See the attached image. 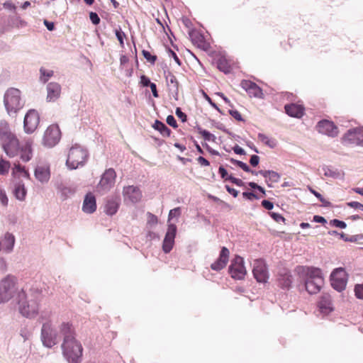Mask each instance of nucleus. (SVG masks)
<instances>
[{"label": "nucleus", "instance_id": "obj_1", "mask_svg": "<svg viewBox=\"0 0 363 363\" xmlns=\"http://www.w3.org/2000/svg\"><path fill=\"white\" fill-rule=\"evenodd\" d=\"M296 272L304 280L306 289L309 294H313L320 291L324 283L320 269L298 266L296 267Z\"/></svg>", "mask_w": 363, "mask_h": 363}, {"label": "nucleus", "instance_id": "obj_2", "mask_svg": "<svg viewBox=\"0 0 363 363\" xmlns=\"http://www.w3.org/2000/svg\"><path fill=\"white\" fill-rule=\"evenodd\" d=\"M0 145L2 150L9 157L16 156L20 151L19 140L11 130L7 121H0Z\"/></svg>", "mask_w": 363, "mask_h": 363}, {"label": "nucleus", "instance_id": "obj_3", "mask_svg": "<svg viewBox=\"0 0 363 363\" xmlns=\"http://www.w3.org/2000/svg\"><path fill=\"white\" fill-rule=\"evenodd\" d=\"M19 312L25 317L33 318L38 315L42 295L40 292L26 294L23 290L18 294Z\"/></svg>", "mask_w": 363, "mask_h": 363}, {"label": "nucleus", "instance_id": "obj_4", "mask_svg": "<svg viewBox=\"0 0 363 363\" xmlns=\"http://www.w3.org/2000/svg\"><path fill=\"white\" fill-rule=\"evenodd\" d=\"M62 350L64 357L69 363H80L83 354V347L77 339L63 341Z\"/></svg>", "mask_w": 363, "mask_h": 363}, {"label": "nucleus", "instance_id": "obj_5", "mask_svg": "<svg viewBox=\"0 0 363 363\" xmlns=\"http://www.w3.org/2000/svg\"><path fill=\"white\" fill-rule=\"evenodd\" d=\"M87 151L79 145L72 146L68 152L67 165L70 169H77L84 165L87 159Z\"/></svg>", "mask_w": 363, "mask_h": 363}, {"label": "nucleus", "instance_id": "obj_6", "mask_svg": "<svg viewBox=\"0 0 363 363\" xmlns=\"http://www.w3.org/2000/svg\"><path fill=\"white\" fill-rule=\"evenodd\" d=\"M20 91L17 89H8L4 95V104L9 114L16 113L22 107Z\"/></svg>", "mask_w": 363, "mask_h": 363}, {"label": "nucleus", "instance_id": "obj_7", "mask_svg": "<svg viewBox=\"0 0 363 363\" xmlns=\"http://www.w3.org/2000/svg\"><path fill=\"white\" fill-rule=\"evenodd\" d=\"M342 145L363 146V127L348 130L341 138Z\"/></svg>", "mask_w": 363, "mask_h": 363}, {"label": "nucleus", "instance_id": "obj_8", "mask_svg": "<svg viewBox=\"0 0 363 363\" xmlns=\"http://www.w3.org/2000/svg\"><path fill=\"white\" fill-rule=\"evenodd\" d=\"M16 279L8 276L0 282V303L9 301L16 292Z\"/></svg>", "mask_w": 363, "mask_h": 363}, {"label": "nucleus", "instance_id": "obj_9", "mask_svg": "<svg viewBox=\"0 0 363 363\" xmlns=\"http://www.w3.org/2000/svg\"><path fill=\"white\" fill-rule=\"evenodd\" d=\"M61 138V131L57 124L49 125L43 137V145L48 147L55 146Z\"/></svg>", "mask_w": 363, "mask_h": 363}, {"label": "nucleus", "instance_id": "obj_10", "mask_svg": "<svg viewBox=\"0 0 363 363\" xmlns=\"http://www.w3.org/2000/svg\"><path fill=\"white\" fill-rule=\"evenodd\" d=\"M116 173L113 168L106 169L101 175V179L96 186L100 193L108 191L116 183Z\"/></svg>", "mask_w": 363, "mask_h": 363}, {"label": "nucleus", "instance_id": "obj_11", "mask_svg": "<svg viewBox=\"0 0 363 363\" xmlns=\"http://www.w3.org/2000/svg\"><path fill=\"white\" fill-rule=\"evenodd\" d=\"M332 286L338 291H343L347 282V274L342 267L334 269L330 275Z\"/></svg>", "mask_w": 363, "mask_h": 363}, {"label": "nucleus", "instance_id": "obj_12", "mask_svg": "<svg viewBox=\"0 0 363 363\" xmlns=\"http://www.w3.org/2000/svg\"><path fill=\"white\" fill-rule=\"evenodd\" d=\"M229 272L232 278L235 279H243L247 274V270L244 266L243 259L240 256H236L229 267Z\"/></svg>", "mask_w": 363, "mask_h": 363}, {"label": "nucleus", "instance_id": "obj_13", "mask_svg": "<svg viewBox=\"0 0 363 363\" xmlns=\"http://www.w3.org/2000/svg\"><path fill=\"white\" fill-rule=\"evenodd\" d=\"M315 128L318 133L328 137L335 138L339 135L337 126L333 121L326 119L319 121Z\"/></svg>", "mask_w": 363, "mask_h": 363}, {"label": "nucleus", "instance_id": "obj_14", "mask_svg": "<svg viewBox=\"0 0 363 363\" xmlns=\"http://www.w3.org/2000/svg\"><path fill=\"white\" fill-rule=\"evenodd\" d=\"M252 273L255 279L259 283H266L269 279L267 267L262 259L255 260Z\"/></svg>", "mask_w": 363, "mask_h": 363}, {"label": "nucleus", "instance_id": "obj_15", "mask_svg": "<svg viewBox=\"0 0 363 363\" xmlns=\"http://www.w3.org/2000/svg\"><path fill=\"white\" fill-rule=\"evenodd\" d=\"M40 123V116L35 110H30L26 114L23 122L24 130L27 133H33Z\"/></svg>", "mask_w": 363, "mask_h": 363}, {"label": "nucleus", "instance_id": "obj_16", "mask_svg": "<svg viewBox=\"0 0 363 363\" xmlns=\"http://www.w3.org/2000/svg\"><path fill=\"white\" fill-rule=\"evenodd\" d=\"M123 196L124 202L135 203L141 200L142 193L138 187L135 186H128L123 188Z\"/></svg>", "mask_w": 363, "mask_h": 363}, {"label": "nucleus", "instance_id": "obj_17", "mask_svg": "<svg viewBox=\"0 0 363 363\" xmlns=\"http://www.w3.org/2000/svg\"><path fill=\"white\" fill-rule=\"evenodd\" d=\"M240 86L250 97L263 98L262 89L256 83L250 80L243 79L240 82Z\"/></svg>", "mask_w": 363, "mask_h": 363}, {"label": "nucleus", "instance_id": "obj_18", "mask_svg": "<svg viewBox=\"0 0 363 363\" xmlns=\"http://www.w3.org/2000/svg\"><path fill=\"white\" fill-rule=\"evenodd\" d=\"M176 233L177 226L174 224H169L162 245V249L164 252L168 253L172 250L174 243Z\"/></svg>", "mask_w": 363, "mask_h": 363}, {"label": "nucleus", "instance_id": "obj_19", "mask_svg": "<svg viewBox=\"0 0 363 363\" xmlns=\"http://www.w3.org/2000/svg\"><path fill=\"white\" fill-rule=\"evenodd\" d=\"M41 338L43 345L47 347H52L56 344L55 336L52 334V329L49 323L43 325L41 330Z\"/></svg>", "mask_w": 363, "mask_h": 363}, {"label": "nucleus", "instance_id": "obj_20", "mask_svg": "<svg viewBox=\"0 0 363 363\" xmlns=\"http://www.w3.org/2000/svg\"><path fill=\"white\" fill-rule=\"evenodd\" d=\"M59 333L63 336V341L76 339L75 329L70 322H62L59 325Z\"/></svg>", "mask_w": 363, "mask_h": 363}, {"label": "nucleus", "instance_id": "obj_21", "mask_svg": "<svg viewBox=\"0 0 363 363\" xmlns=\"http://www.w3.org/2000/svg\"><path fill=\"white\" fill-rule=\"evenodd\" d=\"M229 255L230 252L228 249L225 247H223L220 252L219 257L216 262L211 264V268L216 271H219L223 269L228 262Z\"/></svg>", "mask_w": 363, "mask_h": 363}, {"label": "nucleus", "instance_id": "obj_22", "mask_svg": "<svg viewBox=\"0 0 363 363\" xmlns=\"http://www.w3.org/2000/svg\"><path fill=\"white\" fill-rule=\"evenodd\" d=\"M35 177L41 183L48 182L50 177L49 165L46 164H38L35 169Z\"/></svg>", "mask_w": 363, "mask_h": 363}, {"label": "nucleus", "instance_id": "obj_23", "mask_svg": "<svg viewBox=\"0 0 363 363\" xmlns=\"http://www.w3.org/2000/svg\"><path fill=\"white\" fill-rule=\"evenodd\" d=\"M190 37L192 43L199 48L203 50H207L210 48L209 43L206 40L204 36L198 31L190 33Z\"/></svg>", "mask_w": 363, "mask_h": 363}, {"label": "nucleus", "instance_id": "obj_24", "mask_svg": "<svg viewBox=\"0 0 363 363\" xmlns=\"http://www.w3.org/2000/svg\"><path fill=\"white\" fill-rule=\"evenodd\" d=\"M96 209V201L92 193H88L84 199L82 211L86 213H92Z\"/></svg>", "mask_w": 363, "mask_h": 363}, {"label": "nucleus", "instance_id": "obj_25", "mask_svg": "<svg viewBox=\"0 0 363 363\" xmlns=\"http://www.w3.org/2000/svg\"><path fill=\"white\" fill-rule=\"evenodd\" d=\"M286 113L291 117L301 118L304 114L305 108L302 105L296 104H286L284 106Z\"/></svg>", "mask_w": 363, "mask_h": 363}, {"label": "nucleus", "instance_id": "obj_26", "mask_svg": "<svg viewBox=\"0 0 363 363\" xmlns=\"http://www.w3.org/2000/svg\"><path fill=\"white\" fill-rule=\"evenodd\" d=\"M47 100L48 101H55L60 96L61 86L59 84L55 82H51L47 86Z\"/></svg>", "mask_w": 363, "mask_h": 363}, {"label": "nucleus", "instance_id": "obj_27", "mask_svg": "<svg viewBox=\"0 0 363 363\" xmlns=\"http://www.w3.org/2000/svg\"><path fill=\"white\" fill-rule=\"evenodd\" d=\"M257 174H261L266 179V182L269 186H271L274 183H277L280 179V175L274 171L260 170Z\"/></svg>", "mask_w": 363, "mask_h": 363}, {"label": "nucleus", "instance_id": "obj_28", "mask_svg": "<svg viewBox=\"0 0 363 363\" xmlns=\"http://www.w3.org/2000/svg\"><path fill=\"white\" fill-rule=\"evenodd\" d=\"M318 307L322 313H328L333 310L330 296L324 294L320 297Z\"/></svg>", "mask_w": 363, "mask_h": 363}, {"label": "nucleus", "instance_id": "obj_29", "mask_svg": "<svg viewBox=\"0 0 363 363\" xmlns=\"http://www.w3.org/2000/svg\"><path fill=\"white\" fill-rule=\"evenodd\" d=\"M33 140H28L26 141L21 151V159L23 162H28L33 157L32 150Z\"/></svg>", "mask_w": 363, "mask_h": 363}, {"label": "nucleus", "instance_id": "obj_30", "mask_svg": "<svg viewBox=\"0 0 363 363\" xmlns=\"http://www.w3.org/2000/svg\"><path fill=\"white\" fill-rule=\"evenodd\" d=\"M120 201L119 199H111L107 200L105 205V212L109 216H113L116 213L119 208Z\"/></svg>", "mask_w": 363, "mask_h": 363}, {"label": "nucleus", "instance_id": "obj_31", "mask_svg": "<svg viewBox=\"0 0 363 363\" xmlns=\"http://www.w3.org/2000/svg\"><path fill=\"white\" fill-rule=\"evenodd\" d=\"M278 282L281 287L284 289L289 288L292 282L291 275L289 272L284 271L279 274Z\"/></svg>", "mask_w": 363, "mask_h": 363}, {"label": "nucleus", "instance_id": "obj_32", "mask_svg": "<svg viewBox=\"0 0 363 363\" xmlns=\"http://www.w3.org/2000/svg\"><path fill=\"white\" fill-rule=\"evenodd\" d=\"M152 127L158 130L164 137H169L172 133L171 130L162 122L156 120Z\"/></svg>", "mask_w": 363, "mask_h": 363}, {"label": "nucleus", "instance_id": "obj_33", "mask_svg": "<svg viewBox=\"0 0 363 363\" xmlns=\"http://www.w3.org/2000/svg\"><path fill=\"white\" fill-rule=\"evenodd\" d=\"M14 242H15L14 236L12 234L7 233L5 235L4 240L2 244L3 249L7 252H11L13 247Z\"/></svg>", "mask_w": 363, "mask_h": 363}, {"label": "nucleus", "instance_id": "obj_34", "mask_svg": "<svg viewBox=\"0 0 363 363\" xmlns=\"http://www.w3.org/2000/svg\"><path fill=\"white\" fill-rule=\"evenodd\" d=\"M13 192L17 199L20 201H23L25 199L26 196V189L23 184L18 183L15 186Z\"/></svg>", "mask_w": 363, "mask_h": 363}, {"label": "nucleus", "instance_id": "obj_35", "mask_svg": "<svg viewBox=\"0 0 363 363\" xmlns=\"http://www.w3.org/2000/svg\"><path fill=\"white\" fill-rule=\"evenodd\" d=\"M217 67L219 70L224 73H229L231 70V67L229 62L223 57H220L217 61Z\"/></svg>", "mask_w": 363, "mask_h": 363}, {"label": "nucleus", "instance_id": "obj_36", "mask_svg": "<svg viewBox=\"0 0 363 363\" xmlns=\"http://www.w3.org/2000/svg\"><path fill=\"white\" fill-rule=\"evenodd\" d=\"M257 138L261 143L271 148H274L277 146V141L274 139L269 138L264 134L259 133Z\"/></svg>", "mask_w": 363, "mask_h": 363}, {"label": "nucleus", "instance_id": "obj_37", "mask_svg": "<svg viewBox=\"0 0 363 363\" xmlns=\"http://www.w3.org/2000/svg\"><path fill=\"white\" fill-rule=\"evenodd\" d=\"M12 176L16 177L18 174H22L23 177L28 178L30 174L27 170L25 169L24 167H22L20 164H14L12 168Z\"/></svg>", "mask_w": 363, "mask_h": 363}, {"label": "nucleus", "instance_id": "obj_38", "mask_svg": "<svg viewBox=\"0 0 363 363\" xmlns=\"http://www.w3.org/2000/svg\"><path fill=\"white\" fill-rule=\"evenodd\" d=\"M11 169V162L0 156V175H7Z\"/></svg>", "mask_w": 363, "mask_h": 363}, {"label": "nucleus", "instance_id": "obj_39", "mask_svg": "<svg viewBox=\"0 0 363 363\" xmlns=\"http://www.w3.org/2000/svg\"><path fill=\"white\" fill-rule=\"evenodd\" d=\"M230 161L232 164L237 165L246 172H251L252 174H257V172H255L254 171L251 170L250 167L247 165V164L241 161L235 160L233 158H231Z\"/></svg>", "mask_w": 363, "mask_h": 363}, {"label": "nucleus", "instance_id": "obj_40", "mask_svg": "<svg viewBox=\"0 0 363 363\" xmlns=\"http://www.w3.org/2000/svg\"><path fill=\"white\" fill-rule=\"evenodd\" d=\"M40 80L43 82V83H45L46 82H48L49 80V79L52 77L53 75V71L52 70H48L43 67L40 68Z\"/></svg>", "mask_w": 363, "mask_h": 363}, {"label": "nucleus", "instance_id": "obj_41", "mask_svg": "<svg viewBox=\"0 0 363 363\" xmlns=\"http://www.w3.org/2000/svg\"><path fill=\"white\" fill-rule=\"evenodd\" d=\"M308 189L309 191L322 203L323 206H330V202L324 199L320 193H318L311 187H309Z\"/></svg>", "mask_w": 363, "mask_h": 363}, {"label": "nucleus", "instance_id": "obj_42", "mask_svg": "<svg viewBox=\"0 0 363 363\" xmlns=\"http://www.w3.org/2000/svg\"><path fill=\"white\" fill-rule=\"evenodd\" d=\"M167 81L168 84H169L176 91H178L179 82L177 79V77L173 74L169 73L167 76Z\"/></svg>", "mask_w": 363, "mask_h": 363}, {"label": "nucleus", "instance_id": "obj_43", "mask_svg": "<svg viewBox=\"0 0 363 363\" xmlns=\"http://www.w3.org/2000/svg\"><path fill=\"white\" fill-rule=\"evenodd\" d=\"M143 56L145 58V60L154 65L157 61V57L156 55H152L149 51L143 50L142 51Z\"/></svg>", "mask_w": 363, "mask_h": 363}, {"label": "nucleus", "instance_id": "obj_44", "mask_svg": "<svg viewBox=\"0 0 363 363\" xmlns=\"http://www.w3.org/2000/svg\"><path fill=\"white\" fill-rule=\"evenodd\" d=\"M115 33H116V36L118 40L119 41L120 45L121 47H123V45H124L123 40L125 38H126V35L125 34V33L122 30V29L121 28L116 29Z\"/></svg>", "mask_w": 363, "mask_h": 363}, {"label": "nucleus", "instance_id": "obj_45", "mask_svg": "<svg viewBox=\"0 0 363 363\" xmlns=\"http://www.w3.org/2000/svg\"><path fill=\"white\" fill-rule=\"evenodd\" d=\"M181 214V209L179 207L170 210L168 216V220L169 221L174 217H179Z\"/></svg>", "mask_w": 363, "mask_h": 363}, {"label": "nucleus", "instance_id": "obj_46", "mask_svg": "<svg viewBox=\"0 0 363 363\" xmlns=\"http://www.w3.org/2000/svg\"><path fill=\"white\" fill-rule=\"evenodd\" d=\"M242 196L247 200L252 201L254 199H259V196L254 192L245 191L242 193Z\"/></svg>", "mask_w": 363, "mask_h": 363}, {"label": "nucleus", "instance_id": "obj_47", "mask_svg": "<svg viewBox=\"0 0 363 363\" xmlns=\"http://www.w3.org/2000/svg\"><path fill=\"white\" fill-rule=\"evenodd\" d=\"M330 224L336 228H345L347 227V224L344 221L337 219H333L330 220Z\"/></svg>", "mask_w": 363, "mask_h": 363}, {"label": "nucleus", "instance_id": "obj_48", "mask_svg": "<svg viewBox=\"0 0 363 363\" xmlns=\"http://www.w3.org/2000/svg\"><path fill=\"white\" fill-rule=\"evenodd\" d=\"M355 295L358 298L363 299V284H359L354 289Z\"/></svg>", "mask_w": 363, "mask_h": 363}, {"label": "nucleus", "instance_id": "obj_49", "mask_svg": "<svg viewBox=\"0 0 363 363\" xmlns=\"http://www.w3.org/2000/svg\"><path fill=\"white\" fill-rule=\"evenodd\" d=\"M271 217L277 223L284 222L285 218L279 213L271 212L269 213Z\"/></svg>", "mask_w": 363, "mask_h": 363}, {"label": "nucleus", "instance_id": "obj_50", "mask_svg": "<svg viewBox=\"0 0 363 363\" xmlns=\"http://www.w3.org/2000/svg\"><path fill=\"white\" fill-rule=\"evenodd\" d=\"M228 180L230 181L232 183L235 184V185L238 186H244V182L240 179H238V178H235L231 175H230L228 178H227Z\"/></svg>", "mask_w": 363, "mask_h": 363}, {"label": "nucleus", "instance_id": "obj_51", "mask_svg": "<svg viewBox=\"0 0 363 363\" xmlns=\"http://www.w3.org/2000/svg\"><path fill=\"white\" fill-rule=\"evenodd\" d=\"M89 18L92 23L94 25H98L100 23V18L96 13L91 12L89 13Z\"/></svg>", "mask_w": 363, "mask_h": 363}, {"label": "nucleus", "instance_id": "obj_52", "mask_svg": "<svg viewBox=\"0 0 363 363\" xmlns=\"http://www.w3.org/2000/svg\"><path fill=\"white\" fill-rule=\"evenodd\" d=\"M158 222L157 217L151 213H147V223L152 225H156Z\"/></svg>", "mask_w": 363, "mask_h": 363}, {"label": "nucleus", "instance_id": "obj_53", "mask_svg": "<svg viewBox=\"0 0 363 363\" xmlns=\"http://www.w3.org/2000/svg\"><path fill=\"white\" fill-rule=\"evenodd\" d=\"M166 121H167V124H169L170 126H172L174 128H177V126H178L174 117L172 115H169L167 117Z\"/></svg>", "mask_w": 363, "mask_h": 363}, {"label": "nucleus", "instance_id": "obj_54", "mask_svg": "<svg viewBox=\"0 0 363 363\" xmlns=\"http://www.w3.org/2000/svg\"><path fill=\"white\" fill-rule=\"evenodd\" d=\"M176 115H177V116L179 118H180V119H181V121H182V122H185V121H186V118H187V116H186V115L184 113H183V112L182 111V110H181V108H177V109H176Z\"/></svg>", "mask_w": 363, "mask_h": 363}, {"label": "nucleus", "instance_id": "obj_55", "mask_svg": "<svg viewBox=\"0 0 363 363\" xmlns=\"http://www.w3.org/2000/svg\"><path fill=\"white\" fill-rule=\"evenodd\" d=\"M347 205L351 208H354L356 209H360L363 211V204L357 202V201H351L347 203Z\"/></svg>", "mask_w": 363, "mask_h": 363}, {"label": "nucleus", "instance_id": "obj_56", "mask_svg": "<svg viewBox=\"0 0 363 363\" xmlns=\"http://www.w3.org/2000/svg\"><path fill=\"white\" fill-rule=\"evenodd\" d=\"M140 83L143 86H149L152 82H150V79L145 75L140 77Z\"/></svg>", "mask_w": 363, "mask_h": 363}, {"label": "nucleus", "instance_id": "obj_57", "mask_svg": "<svg viewBox=\"0 0 363 363\" xmlns=\"http://www.w3.org/2000/svg\"><path fill=\"white\" fill-rule=\"evenodd\" d=\"M230 114L234 118H235L237 121H242V116L241 114L240 113V112L237 110H231L230 111Z\"/></svg>", "mask_w": 363, "mask_h": 363}, {"label": "nucleus", "instance_id": "obj_58", "mask_svg": "<svg viewBox=\"0 0 363 363\" xmlns=\"http://www.w3.org/2000/svg\"><path fill=\"white\" fill-rule=\"evenodd\" d=\"M262 206L267 210H271L274 207L273 203L267 200H263L262 201Z\"/></svg>", "mask_w": 363, "mask_h": 363}, {"label": "nucleus", "instance_id": "obj_59", "mask_svg": "<svg viewBox=\"0 0 363 363\" xmlns=\"http://www.w3.org/2000/svg\"><path fill=\"white\" fill-rule=\"evenodd\" d=\"M0 201L4 206L8 204L9 199L3 191H0Z\"/></svg>", "mask_w": 363, "mask_h": 363}, {"label": "nucleus", "instance_id": "obj_60", "mask_svg": "<svg viewBox=\"0 0 363 363\" xmlns=\"http://www.w3.org/2000/svg\"><path fill=\"white\" fill-rule=\"evenodd\" d=\"M218 172H219V174H220V177H221L223 179H225V180H228V179H227V178H228L229 176H228V172H227L226 169H225L223 167L220 166V167H219V169H218Z\"/></svg>", "mask_w": 363, "mask_h": 363}, {"label": "nucleus", "instance_id": "obj_61", "mask_svg": "<svg viewBox=\"0 0 363 363\" xmlns=\"http://www.w3.org/2000/svg\"><path fill=\"white\" fill-rule=\"evenodd\" d=\"M259 157L256 155L251 156L250 160V162L253 167H256L259 164Z\"/></svg>", "mask_w": 363, "mask_h": 363}, {"label": "nucleus", "instance_id": "obj_62", "mask_svg": "<svg viewBox=\"0 0 363 363\" xmlns=\"http://www.w3.org/2000/svg\"><path fill=\"white\" fill-rule=\"evenodd\" d=\"M225 189L227 190V191L233 197H237L238 195V191H237L236 189H233V188H231L228 185H226L225 186Z\"/></svg>", "mask_w": 363, "mask_h": 363}, {"label": "nucleus", "instance_id": "obj_63", "mask_svg": "<svg viewBox=\"0 0 363 363\" xmlns=\"http://www.w3.org/2000/svg\"><path fill=\"white\" fill-rule=\"evenodd\" d=\"M197 161L201 165V166H209L210 165V163L209 162L205 159L204 157L200 156L197 158Z\"/></svg>", "mask_w": 363, "mask_h": 363}, {"label": "nucleus", "instance_id": "obj_64", "mask_svg": "<svg viewBox=\"0 0 363 363\" xmlns=\"http://www.w3.org/2000/svg\"><path fill=\"white\" fill-rule=\"evenodd\" d=\"M201 133L202 136L203 137V138L206 140H211V138L213 137V135L207 130H203L201 132Z\"/></svg>", "mask_w": 363, "mask_h": 363}]
</instances>
